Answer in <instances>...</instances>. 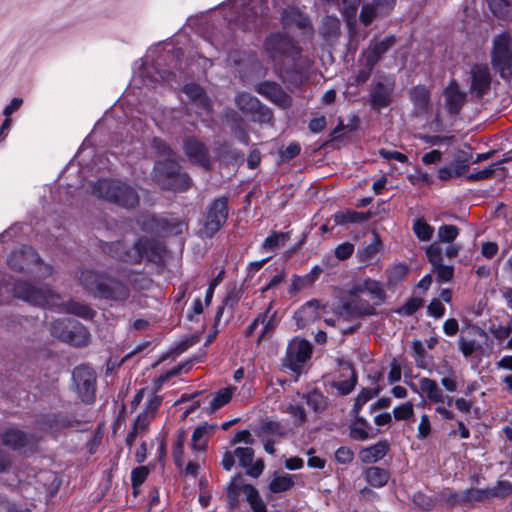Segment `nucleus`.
Listing matches in <instances>:
<instances>
[{
  "mask_svg": "<svg viewBox=\"0 0 512 512\" xmlns=\"http://www.w3.org/2000/svg\"><path fill=\"white\" fill-rule=\"evenodd\" d=\"M268 56L280 65V77L283 82L298 85L303 80L305 60L301 48L289 36L281 33L269 35L264 42Z\"/></svg>",
  "mask_w": 512,
  "mask_h": 512,
  "instance_id": "nucleus-1",
  "label": "nucleus"
},
{
  "mask_svg": "<svg viewBox=\"0 0 512 512\" xmlns=\"http://www.w3.org/2000/svg\"><path fill=\"white\" fill-rule=\"evenodd\" d=\"M101 249L112 258L128 264H139L145 258L149 262H156L161 258V247L147 237L138 238L132 245L123 240L102 242Z\"/></svg>",
  "mask_w": 512,
  "mask_h": 512,
  "instance_id": "nucleus-2",
  "label": "nucleus"
},
{
  "mask_svg": "<svg viewBox=\"0 0 512 512\" xmlns=\"http://www.w3.org/2000/svg\"><path fill=\"white\" fill-rule=\"evenodd\" d=\"M79 282L95 298L123 303L130 297V290L121 280L91 270L80 273Z\"/></svg>",
  "mask_w": 512,
  "mask_h": 512,
  "instance_id": "nucleus-3",
  "label": "nucleus"
},
{
  "mask_svg": "<svg viewBox=\"0 0 512 512\" xmlns=\"http://www.w3.org/2000/svg\"><path fill=\"white\" fill-rule=\"evenodd\" d=\"M92 193L97 198L124 209L135 208L140 202L136 188L119 179H99L93 184Z\"/></svg>",
  "mask_w": 512,
  "mask_h": 512,
  "instance_id": "nucleus-4",
  "label": "nucleus"
},
{
  "mask_svg": "<svg viewBox=\"0 0 512 512\" xmlns=\"http://www.w3.org/2000/svg\"><path fill=\"white\" fill-rule=\"evenodd\" d=\"M51 296L49 289L20 280H4L0 284V304L7 303L12 298H19L35 306H44L49 303Z\"/></svg>",
  "mask_w": 512,
  "mask_h": 512,
  "instance_id": "nucleus-5",
  "label": "nucleus"
},
{
  "mask_svg": "<svg viewBox=\"0 0 512 512\" xmlns=\"http://www.w3.org/2000/svg\"><path fill=\"white\" fill-rule=\"evenodd\" d=\"M153 176L163 190L173 192H185L193 183L190 176L181 171L179 163L172 159L157 161L154 165Z\"/></svg>",
  "mask_w": 512,
  "mask_h": 512,
  "instance_id": "nucleus-6",
  "label": "nucleus"
},
{
  "mask_svg": "<svg viewBox=\"0 0 512 512\" xmlns=\"http://www.w3.org/2000/svg\"><path fill=\"white\" fill-rule=\"evenodd\" d=\"M51 334L72 346L83 347L90 341L88 329L74 319H57L50 325Z\"/></svg>",
  "mask_w": 512,
  "mask_h": 512,
  "instance_id": "nucleus-7",
  "label": "nucleus"
},
{
  "mask_svg": "<svg viewBox=\"0 0 512 512\" xmlns=\"http://www.w3.org/2000/svg\"><path fill=\"white\" fill-rule=\"evenodd\" d=\"M491 64L504 80L512 77V38L504 32L494 37L491 50Z\"/></svg>",
  "mask_w": 512,
  "mask_h": 512,
  "instance_id": "nucleus-8",
  "label": "nucleus"
},
{
  "mask_svg": "<svg viewBox=\"0 0 512 512\" xmlns=\"http://www.w3.org/2000/svg\"><path fill=\"white\" fill-rule=\"evenodd\" d=\"M7 263L16 272H36L43 277L49 276L52 272V268L48 265L44 266V271H34V267L40 264V257L30 246L12 251L8 256Z\"/></svg>",
  "mask_w": 512,
  "mask_h": 512,
  "instance_id": "nucleus-9",
  "label": "nucleus"
},
{
  "mask_svg": "<svg viewBox=\"0 0 512 512\" xmlns=\"http://www.w3.org/2000/svg\"><path fill=\"white\" fill-rule=\"evenodd\" d=\"M72 380L82 402L92 404L96 398V373L88 365H79L73 369Z\"/></svg>",
  "mask_w": 512,
  "mask_h": 512,
  "instance_id": "nucleus-10",
  "label": "nucleus"
},
{
  "mask_svg": "<svg viewBox=\"0 0 512 512\" xmlns=\"http://www.w3.org/2000/svg\"><path fill=\"white\" fill-rule=\"evenodd\" d=\"M229 215L228 197L221 196L210 202L205 211L204 231L207 236H214L226 223Z\"/></svg>",
  "mask_w": 512,
  "mask_h": 512,
  "instance_id": "nucleus-11",
  "label": "nucleus"
},
{
  "mask_svg": "<svg viewBox=\"0 0 512 512\" xmlns=\"http://www.w3.org/2000/svg\"><path fill=\"white\" fill-rule=\"evenodd\" d=\"M241 493L245 494L246 500L253 512H268L265 503L254 486L250 484L238 485L234 480L227 488V501L230 509L233 510L239 506V496Z\"/></svg>",
  "mask_w": 512,
  "mask_h": 512,
  "instance_id": "nucleus-12",
  "label": "nucleus"
},
{
  "mask_svg": "<svg viewBox=\"0 0 512 512\" xmlns=\"http://www.w3.org/2000/svg\"><path fill=\"white\" fill-rule=\"evenodd\" d=\"M311 354L312 345L309 341L298 337L293 338L288 343L283 366L292 371H298L310 359Z\"/></svg>",
  "mask_w": 512,
  "mask_h": 512,
  "instance_id": "nucleus-13",
  "label": "nucleus"
},
{
  "mask_svg": "<svg viewBox=\"0 0 512 512\" xmlns=\"http://www.w3.org/2000/svg\"><path fill=\"white\" fill-rule=\"evenodd\" d=\"M395 82L390 77H384L373 83L370 92V105L374 110H381L389 106L393 100Z\"/></svg>",
  "mask_w": 512,
  "mask_h": 512,
  "instance_id": "nucleus-14",
  "label": "nucleus"
},
{
  "mask_svg": "<svg viewBox=\"0 0 512 512\" xmlns=\"http://www.w3.org/2000/svg\"><path fill=\"white\" fill-rule=\"evenodd\" d=\"M255 90L257 93L283 109L289 108L292 105L291 96L276 82L263 81L257 84Z\"/></svg>",
  "mask_w": 512,
  "mask_h": 512,
  "instance_id": "nucleus-15",
  "label": "nucleus"
},
{
  "mask_svg": "<svg viewBox=\"0 0 512 512\" xmlns=\"http://www.w3.org/2000/svg\"><path fill=\"white\" fill-rule=\"evenodd\" d=\"M395 4L396 0H373L370 4L362 6L359 19L362 24L368 26L374 19L388 16Z\"/></svg>",
  "mask_w": 512,
  "mask_h": 512,
  "instance_id": "nucleus-16",
  "label": "nucleus"
},
{
  "mask_svg": "<svg viewBox=\"0 0 512 512\" xmlns=\"http://www.w3.org/2000/svg\"><path fill=\"white\" fill-rule=\"evenodd\" d=\"M185 154L194 163L205 169H210L211 161L206 145L195 137L185 139L183 145Z\"/></svg>",
  "mask_w": 512,
  "mask_h": 512,
  "instance_id": "nucleus-17",
  "label": "nucleus"
},
{
  "mask_svg": "<svg viewBox=\"0 0 512 512\" xmlns=\"http://www.w3.org/2000/svg\"><path fill=\"white\" fill-rule=\"evenodd\" d=\"M471 86L470 91L473 95L481 98L490 90L491 76L487 66L474 65L470 71Z\"/></svg>",
  "mask_w": 512,
  "mask_h": 512,
  "instance_id": "nucleus-18",
  "label": "nucleus"
},
{
  "mask_svg": "<svg viewBox=\"0 0 512 512\" xmlns=\"http://www.w3.org/2000/svg\"><path fill=\"white\" fill-rule=\"evenodd\" d=\"M234 455L238 458L240 466L246 468L247 475L257 478L264 469L262 460L253 463L254 450L250 447H238L234 450Z\"/></svg>",
  "mask_w": 512,
  "mask_h": 512,
  "instance_id": "nucleus-19",
  "label": "nucleus"
},
{
  "mask_svg": "<svg viewBox=\"0 0 512 512\" xmlns=\"http://www.w3.org/2000/svg\"><path fill=\"white\" fill-rule=\"evenodd\" d=\"M1 443L12 450H20L30 442V437L17 427H10L0 433Z\"/></svg>",
  "mask_w": 512,
  "mask_h": 512,
  "instance_id": "nucleus-20",
  "label": "nucleus"
},
{
  "mask_svg": "<svg viewBox=\"0 0 512 512\" xmlns=\"http://www.w3.org/2000/svg\"><path fill=\"white\" fill-rule=\"evenodd\" d=\"M395 44L396 37L394 35H389L380 41L371 42L368 49L364 52V58L369 60L370 64L377 65L382 56Z\"/></svg>",
  "mask_w": 512,
  "mask_h": 512,
  "instance_id": "nucleus-21",
  "label": "nucleus"
},
{
  "mask_svg": "<svg viewBox=\"0 0 512 512\" xmlns=\"http://www.w3.org/2000/svg\"><path fill=\"white\" fill-rule=\"evenodd\" d=\"M445 106L449 114H458L461 110L466 94L459 90L458 84L452 81L444 91Z\"/></svg>",
  "mask_w": 512,
  "mask_h": 512,
  "instance_id": "nucleus-22",
  "label": "nucleus"
},
{
  "mask_svg": "<svg viewBox=\"0 0 512 512\" xmlns=\"http://www.w3.org/2000/svg\"><path fill=\"white\" fill-rule=\"evenodd\" d=\"M410 100L417 115H425L430 110V91L425 85H417L409 92Z\"/></svg>",
  "mask_w": 512,
  "mask_h": 512,
  "instance_id": "nucleus-23",
  "label": "nucleus"
},
{
  "mask_svg": "<svg viewBox=\"0 0 512 512\" xmlns=\"http://www.w3.org/2000/svg\"><path fill=\"white\" fill-rule=\"evenodd\" d=\"M281 23L284 28L297 27L298 29H306L310 27L308 16L295 7L283 9Z\"/></svg>",
  "mask_w": 512,
  "mask_h": 512,
  "instance_id": "nucleus-24",
  "label": "nucleus"
},
{
  "mask_svg": "<svg viewBox=\"0 0 512 512\" xmlns=\"http://www.w3.org/2000/svg\"><path fill=\"white\" fill-rule=\"evenodd\" d=\"M343 311L351 317H363L375 315L376 310L367 300L361 298H352L343 303Z\"/></svg>",
  "mask_w": 512,
  "mask_h": 512,
  "instance_id": "nucleus-25",
  "label": "nucleus"
},
{
  "mask_svg": "<svg viewBox=\"0 0 512 512\" xmlns=\"http://www.w3.org/2000/svg\"><path fill=\"white\" fill-rule=\"evenodd\" d=\"M183 92L190 98V100L202 111L209 112L211 110V101L207 97L203 88L195 83L186 84L183 87Z\"/></svg>",
  "mask_w": 512,
  "mask_h": 512,
  "instance_id": "nucleus-26",
  "label": "nucleus"
},
{
  "mask_svg": "<svg viewBox=\"0 0 512 512\" xmlns=\"http://www.w3.org/2000/svg\"><path fill=\"white\" fill-rule=\"evenodd\" d=\"M421 395H424L430 403L440 404L443 400V391L433 379L423 377L419 381Z\"/></svg>",
  "mask_w": 512,
  "mask_h": 512,
  "instance_id": "nucleus-27",
  "label": "nucleus"
},
{
  "mask_svg": "<svg viewBox=\"0 0 512 512\" xmlns=\"http://www.w3.org/2000/svg\"><path fill=\"white\" fill-rule=\"evenodd\" d=\"M216 429V425L205 423L197 426L192 434V449L197 452L205 451L207 447L206 435L212 434Z\"/></svg>",
  "mask_w": 512,
  "mask_h": 512,
  "instance_id": "nucleus-28",
  "label": "nucleus"
},
{
  "mask_svg": "<svg viewBox=\"0 0 512 512\" xmlns=\"http://www.w3.org/2000/svg\"><path fill=\"white\" fill-rule=\"evenodd\" d=\"M319 303L317 300H310L296 311L294 318L298 327L306 326L310 321L317 318V309Z\"/></svg>",
  "mask_w": 512,
  "mask_h": 512,
  "instance_id": "nucleus-29",
  "label": "nucleus"
},
{
  "mask_svg": "<svg viewBox=\"0 0 512 512\" xmlns=\"http://www.w3.org/2000/svg\"><path fill=\"white\" fill-rule=\"evenodd\" d=\"M365 480L373 487H383L385 486L390 478V473L388 470L378 467L371 466L365 469L363 472Z\"/></svg>",
  "mask_w": 512,
  "mask_h": 512,
  "instance_id": "nucleus-30",
  "label": "nucleus"
},
{
  "mask_svg": "<svg viewBox=\"0 0 512 512\" xmlns=\"http://www.w3.org/2000/svg\"><path fill=\"white\" fill-rule=\"evenodd\" d=\"M375 395L376 392H373L371 389L368 388L362 389L360 393L357 395L354 406L351 410V414L354 416V418H356L357 424L367 426V420L364 417L360 416L359 413L362 407Z\"/></svg>",
  "mask_w": 512,
  "mask_h": 512,
  "instance_id": "nucleus-31",
  "label": "nucleus"
},
{
  "mask_svg": "<svg viewBox=\"0 0 512 512\" xmlns=\"http://www.w3.org/2000/svg\"><path fill=\"white\" fill-rule=\"evenodd\" d=\"M468 168L469 166L466 160L457 159L450 165L440 168L438 171V177L441 180L446 181L454 177L463 175L468 170Z\"/></svg>",
  "mask_w": 512,
  "mask_h": 512,
  "instance_id": "nucleus-32",
  "label": "nucleus"
},
{
  "mask_svg": "<svg viewBox=\"0 0 512 512\" xmlns=\"http://www.w3.org/2000/svg\"><path fill=\"white\" fill-rule=\"evenodd\" d=\"M388 450L387 442L381 441L369 448L363 449L361 451V459L365 463L377 462L387 454Z\"/></svg>",
  "mask_w": 512,
  "mask_h": 512,
  "instance_id": "nucleus-33",
  "label": "nucleus"
},
{
  "mask_svg": "<svg viewBox=\"0 0 512 512\" xmlns=\"http://www.w3.org/2000/svg\"><path fill=\"white\" fill-rule=\"evenodd\" d=\"M320 34L325 39L336 38L340 34V20L336 16L326 15L321 21Z\"/></svg>",
  "mask_w": 512,
  "mask_h": 512,
  "instance_id": "nucleus-34",
  "label": "nucleus"
},
{
  "mask_svg": "<svg viewBox=\"0 0 512 512\" xmlns=\"http://www.w3.org/2000/svg\"><path fill=\"white\" fill-rule=\"evenodd\" d=\"M369 217V213L346 210L334 214L333 219L336 225H344L347 223H362L367 221Z\"/></svg>",
  "mask_w": 512,
  "mask_h": 512,
  "instance_id": "nucleus-35",
  "label": "nucleus"
},
{
  "mask_svg": "<svg viewBox=\"0 0 512 512\" xmlns=\"http://www.w3.org/2000/svg\"><path fill=\"white\" fill-rule=\"evenodd\" d=\"M39 426L42 429L58 430L72 426L70 420L67 417L59 414H47L39 421Z\"/></svg>",
  "mask_w": 512,
  "mask_h": 512,
  "instance_id": "nucleus-36",
  "label": "nucleus"
},
{
  "mask_svg": "<svg viewBox=\"0 0 512 512\" xmlns=\"http://www.w3.org/2000/svg\"><path fill=\"white\" fill-rule=\"evenodd\" d=\"M237 107L246 115L251 116L263 104L249 93H241L236 97Z\"/></svg>",
  "mask_w": 512,
  "mask_h": 512,
  "instance_id": "nucleus-37",
  "label": "nucleus"
},
{
  "mask_svg": "<svg viewBox=\"0 0 512 512\" xmlns=\"http://www.w3.org/2000/svg\"><path fill=\"white\" fill-rule=\"evenodd\" d=\"M492 13L501 19L512 18V0H488Z\"/></svg>",
  "mask_w": 512,
  "mask_h": 512,
  "instance_id": "nucleus-38",
  "label": "nucleus"
},
{
  "mask_svg": "<svg viewBox=\"0 0 512 512\" xmlns=\"http://www.w3.org/2000/svg\"><path fill=\"white\" fill-rule=\"evenodd\" d=\"M364 289H366L367 293H369L372 299L375 300L376 305L385 303L386 293L381 282L367 278L365 279Z\"/></svg>",
  "mask_w": 512,
  "mask_h": 512,
  "instance_id": "nucleus-39",
  "label": "nucleus"
},
{
  "mask_svg": "<svg viewBox=\"0 0 512 512\" xmlns=\"http://www.w3.org/2000/svg\"><path fill=\"white\" fill-rule=\"evenodd\" d=\"M65 309L68 313L74 314L83 319H92L95 311L88 305L76 301H69L65 304Z\"/></svg>",
  "mask_w": 512,
  "mask_h": 512,
  "instance_id": "nucleus-40",
  "label": "nucleus"
},
{
  "mask_svg": "<svg viewBox=\"0 0 512 512\" xmlns=\"http://www.w3.org/2000/svg\"><path fill=\"white\" fill-rule=\"evenodd\" d=\"M233 390L231 388H223L217 392L214 398L210 402L209 408H207L208 413H213L219 408L226 405L232 398Z\"/></svg>",
  "mask_w": 512,
  "mask_h": 512,
  "instance_id": "nucleus-41",
  "label": "nucleus"
},
{
  "mask_svg": "<svg viewBox=\"0 0 512 512\" xmlns=\"http://www.w3.org/2000/svg\"><path fill=\"white\" fill-rule=\"evenodd\" d=\"M413 231L420 241H429L434 233V228L424 219L418 218L413 223Z\"/></svg>",
  "mask_w": 512,
  "mask_h": 512,
  "instance_id": "nucleus-42",
  "label": "nucleus"
},
{
  "mask_svg": "<svg viewBox=\"0 0 512 512\" xmlns=\"http://www.w3.org/2000/svg\"><path fill=\"white\" fill-rule=\"evenodd\" d=\"M499 495H500V493L497 490V488H491V489H486V490L469 489V490L465 491L463 500L464 501H470V500L481 501L484 498H487L489 496L498 497Z\"/></svg>",
  "mask_w": 512,
  "mask_h": 512,
  "instance_id": "nucleus-43",
  "label": "nucleus"
},
{
  "mask_svg": "<svg viewBox=\"0 0 512 512\" xmlns=\"http://www.w3.org/2000/svg\"><path fill=\"white\" fill-rule=\"evenodd\" d=\"M409 272V268L406 264H397L389 270L388 284L395 286L399 282L403 281Z\"/></svg>",
  "mask_w": 512,
  "mask_h": 512,
  "instance_id": "nucleus-44",
  "label": "nucleus"
},
{
  "mask_svg": "<svg viewBox=\"0 0 512 512\" xmlns=\"http://www.w3.org/2000/svg\"><path fill=\"white\" fill-rule=\"evenodd\" d=\"M294 485L292 477L290 475L275 477L270 485L269 489L273 493H281L289 490Z\"/></svg>",
  "mask_w": 512,
  "mask_h": 512,
  "instance_id": "nucleus-45",
  "label": "nucleus"
},
{
  "mask_svg": "<svg viewBox=\"0 0 512 512\" xmlns=\"http://www.w3.org/2000/svg\"><path fill=\"white\" fill-rule=\"evenodd\" d=\"M287 235L282 232H272L263 242L264 250H274L285 245Z\"/></svg>",
  "mask_w": 512,
  "mask_h": 512,
  "instance_id": "nucleus-46",
  "label": "nucleus"
},
{
  "mask_svg": "<svg viewBox=\"0 0 512 512\" xmlns=\"http://www.w3.org/2000/svg\"><path fill=\"white\" fill-rule=\"evenodd\" d=\"M459 234V228L455 225H442L438 228L437 236L442 243H452Z\"/></svg>",
  "mask_w": 512,
  "mask_h": 512,
  "instance_id": "nucleus-47",
  "label": "nucleus"
},
{
  "mask_svg": "<svg viewBox=\"0 0 512 512\" xmlns=\"http://www.w3.org/2000/svg\"><path fill=\"white\" fill-rule=\"evenodd\" d=\"M356 383H357V374L354 370H352L351 376L349 379H346L343 381H338V382H333L332 386L334 388H336L341 395H348L354 390Z\"/></svg>",
  "mask_w": 512,
  "mask_h": 512,
  "instance_id": "nucleus-48",
  "label": "nucleus"
},
{
  "mask_svg": "<svg viewBox=\"0 0 512 512\" xmlns=\"http://www.w3.org/2000/svg\"><path fill=\"white\" fill-rule=\"evenodd\" d=\"M307 405L313 409L314 412H321L325 408V400L324 396L317 392L313 391L304 395Z\"/></svg>",
  "mask_w": 512,
  "mask_h": 512,
  "instance_id": "nucleus-49",
  "label": "nucleus"
},
{
  "mask_svg": "<svg viewBox=\"0 0 512 512\" xmlns=\"http://www.w3.org/2000/svg\"><path fill=\"white\" fill-rule=\"evenodd\" d=\"M378 244L379 239L378 236L375 234V239L372 243L368 244L367 246L363 247L362 249H359L357 251V257L361 262H366L373 258L377 252H378Z\"/></svg>",
  "mask_w": 512,
  "mask_h": 512,
  "instance_id": "nucleus-50",
  "label": "nucleus"
},
{
  "mask_svg": "<svg viewBox=\"0 0 512 512\" xmlns=\"http://www.w3.org/2000/svg\"><path fill=\"white\" fill-rule=\"evenodd\" d=\"M251 120L253 122L270 124L273 121V112L266 105H262L253 114H251Z\"/></svg>",
  "mask_w": 512,
  "mask_h": 512,
  "instance_id": "nucleus-51",
  "label": "nucleus"
},
{
  "mask_svg": "<svg viewBox=\"0 0 512 512\" xmlns=\"http://www.w3.org/2000/svg\"><path fill=\"white\" fill-rule=\"evenodd\" d=\"M151 147L156 154L165 157L166 159H171V157L173 156V150L161 138L154 137L151 142Z\"/></svg>",
  "mask_w": 512,
  "mask_h": 512,
  "instance_id": "nucleus-52",
  "label": "nucleus"
},
{
  "mask_svg": "<svg viewBox=\"0 0 512 512\" xmlns=\"http://www.w3.org/2000/svg\"><path fill=\"white\" fill-rule=\"evenodd\" d=\"M149 469L146 466H139L131 472V483L134 490L140 487L149 475Z\"/></svg>",
  "mask_w": 512,
  "mask_h": 512,
  "instance_id": "nucleus-53",
  "label": "nucleus"
},
{
  "mask_svg": "<svg viewBox=\"0 0 512 512\" xmlns=\"http://www.w3.org/2000/svg\"><path fill=\"white\" fill-rule=\"evenodd\" d=\"M376 65L370 64L369 60L364 58L363 67L358 71L357 75L354 78L355 85H363L368 81L371 76L372 70Z\"/></svg>",
  "mask_w": 512,
  "mask_h": 512,
  "instance_id": "nucleus-54",
  "label": "nucleus"
},
{
  "mask_svg": "<svg viewBox=\"0 0 512 512\" xmlns=\"http://www.w3.org/2000/svg\"><path fill=\"white\" fill-rule=\"evenodd\" d=\"M426 256L433 267L443 263V252L438 243H433L426 249Z\"/></svg>",
  "mask_w": 512,
  "mask_h": 512,
  "instance_id": "nucleus-55",
  "label": "nucleus"
},
{
  "mask_svg": "<svg viewBox=\"0 0 512 512\" xmlns=\"http://www.w3.org/2000/svg\"><path fill=\"white\" fill-rule=\"evenodd\" d=\"M184 442H185V432L180 431L177 437V440L173 447V457L175 464L177 466H181L183 462V454H184Z\"/></svg>",
  "mask_w": 512,
  "mask_h": 512,
  "instance_id": "nucleus-56",
  "label": "nucleus"
},
{
  "mask_svg": "<svg viewBox=\"0 0 512 512\" xmlns=\"http://www.w3.org/2000/svg\"><path fill=\"white\" fill-rule=\"evenodd\" d=\"M285 412L295 418V424L297 426L302 425L306 421V411L304 407L299 404H289Z\"/></svg>",
  "mask_w": 512,
  "mask_h": 512,
  "instance_id": "nucleus-57",
  "label": "nucleus"
},
{
  "mask_svg": "<svg viewBox=\"0 0 512 512\" xmlns=\"http://www.w3.org/2000/svg\"><path fill=\"white\" fill-rule=\"evenodd\" d=\"M393 415L396 420H407L414 415L413 404L405 402L393 409Z\"/></svg>",
  "mask_w": 512,
  "mask_h": 512,
  "instance_id": "nucleus-58",
  "label": "nucleus"
},
{
  "mask_svg": "<svg viewBox=\"0 0 512 512\" xmlns=\"http://www.w3.org/2000/svg\"><path fill=\"white\" fill-rule=\"evenodd\" d=\"M433 272L436 273L437 279L440 282H448L453 278V266L444 265L443 263L433 267Z\"/></svg>",
  "mask_w": 512,
  "mask_h": 512,
  "instance_id": "nucleus-59",
  "label": "nucleus"
},
{
  "mask_svg": "<svg viewBox=\"0 0 512 512\" xmlns=\"http://www.w3.org/2000/svg\"><path fill=\"white\" fill-rule=\"evenodd\" d=\"M370 428L369 423L367 422V426L360 425L356 423V420L354 421V424L350 428V437L357 441H364L368 439V429Z\"/></svg>",
  "mask_w": 512,
  "mask_h": 512,
  "instance_id": "nucleus-60",
  "label": "nucleus"
},
{
  "mask_svg": "<svg viewBox=\"0 0 512 512\" xmlns=\"http://www.w3.org/2000/svg\"><path fill=\"white\" fill-rule=\"evenodd\" d=\"M423 305V300L421 298H410L405 305H403L398 312L411 316L413 315L421 306Z\"/></svg>",
  "mask_w": 512,
  "mask_h": 512,
  "instance_id": "nucleus-61",
  "label": "nucleus"
},
{
  "mask_svg": "<svg viewBox=\"0 0 512 512\" xmlns=\"http://www.w3.org/2000/svg\"><path fill=\"white\" fill-rule=\"evenodd\" d=\"M354 252V245L350 242H344L335 248L334 254L338 260L348 259Z\"/></svg>",
  "mask_w": 512,
  "mask_h": 512,
  "instance_id": "nucleus-62",
  "label": "nucleus"
},
{
  "mask_svg": "<svg viewBox=\"0 0 512 512\" xmlns=\"http://www.w3.org/2000/svg\"><path fill=\"white\" fill-rule=\"evenodd\" d=\"M262 430L265 433L275 434L278 436L286 435L285 427L278 421H267L263 423Z\"/></svg>",
  "mask_w": 512,
  "mask_h": 512,
  "instance_id": "nucleus-63",
  "label": "nucleus"
},
{
  "mask_svg": "<svg viewBox=\"0 0 512 512\" xmlns=\"http://www.w3.org/2000/svg\"><path fill=\"white\" fill-rule=\"evenodd\" d=\"M335 459L340 464H348L354 459V453L348 447L342 446L336 450Z\"/></svg>",
  "mask_w": 512,
  "mask_h": 512,
  "instance_id": "nucleus-64",
  "label": "nucleus"
}]
</instances>
